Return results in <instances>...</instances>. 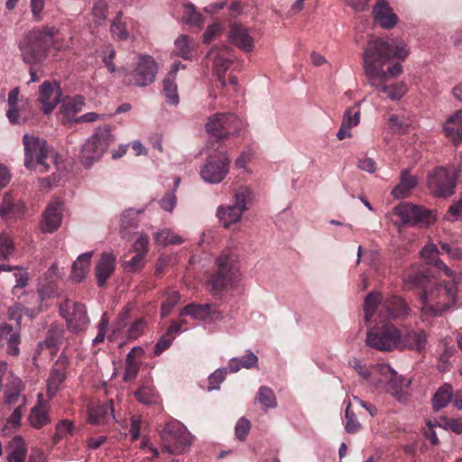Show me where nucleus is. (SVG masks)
<instances>
[{"instance_id": "f257e3e1", "label": "nucleus", "mask_w": 462, "mask_h": 462, "mask_svg": "<svg viewBox=\"0 0 462 462\" xmlns=\"http://www.w3.org/2000/svg\"><path fill=\"white\" fill-rule=\"evenodd\" d=\"M407 302L400 296L389 295L383 298L376 291L370 292L365 299V321L384 322L386 320L404 319L411 315Z\"/></svg>"}, {"instance_id": "f03ea898", "label": "nucleus", "mask_w": 462, "mask_h": 462, "mask_svg": "<svg viewBox=\"0 0 462 462\" xmlns=\"http://www.w3.org/2000/svg\"><path fill=\"white\" fill-rule=\"evenodd\" d=\"M450 282L427 285L420 293V310L425 315L439 316L455 306L459 281L457 275Z\"/></svg>"}, {"instance_id": "7ed1b4c3", "label": "nucleus", "mask_w": 462, "mask_h": 462, "mask_svg": "<svg viewBox=\"0 0 462 462\" xmlns=\"http://www.w3.org/2000/svg\"><path fill=\"white\" fill-rule=\"evenodd\" d=\"M410 55L407 43L401 38L393 39L391 42L380 38H373L364 51V69L371 66L374 69H383L386 62L397 60L403 61Z\"/></svg>"}, {"instance_id": "20e7f679", "label": "nucleus", "mask_w": 462, "mask_h": 462, "mask_svg": "<svg viewBox=\"0 0 462 462\" xmlns=\"http://www.w3.org/2000/svg\"><path fill=\"white\" fill-rule=\"evenodd\" d=\"M58 30L55 27L37 28L30 31L20 42L23 60L26 63H34L42 60L51 46L60 51L65 47L55 40Z\"/></svg>"}, {"instance_id": "39448f33", "label": "nucleus", "mask_w": 462, "mask_h": 462, "mask_svg": "<svg viewBox=\"0 0 462 462\" xmlns=\"http://www.w3.org/2000/svg\"><path fill=\"white\" fill-rule=\"evenodd\" d=\"M24 150V166L37 173H45L50 171L51 166L48 163L50 159L59 170L60 163V155L51 150L45 140L38 136L25 134L23 136Z\"/></svg>"}, {"instance_id": "423d86ee", "label": "nucleus", "mask_w": 462, "mask_h": 462, "mask_svg": "<svg viewBox=\"0 0 462 462\" xmlns=\"http://www.w3.org/2000/svg\"><path fill=\"white\" fill-rule=\"evenodd\" d=\"M217 265L216 273L208 280L209 291L213 294L219 293L239 277L238 257L233 251H223L217 258Z\"/></svg>"}, {"instance_id": "0eeeda50", "label": "nucleus", "mask_w": 462, "mask_h": 462, "mask_svg": "<svg viewBox=\"0 0 462 462\" xmlns=\"http://www.w3.org/2000/svg\"><path fill=\"white\" fill-rule=\"evenodd\" d=\"M115 137L109 125L98 127L82 146L79 161L87 168L98 161L108 146L114 142Z\"/></svg>"}, {"instance_id": "6e6552de", "label": "nucleus", "mask_w": 462, "mask_h": 462, "mask_svg": "<svg viewBox=\"0 0 462 462\" xmlns=\"http://www.w3.org/2000/svg\"><path fill=\"white\" fill-rule=\"evenodd\" d=\"M163 449L172 455H180L190 446L192 436L179 420L168 421L160 431Z\"/></svg>"}, {"instance_id": "1a4fd4ad", "label": "nucleus", "mask_w": 462, "mask_h": 462, "mask_svg": "<svg viewBox=\"0 0 462 462\" xmlns=\"http://www.w3.org/2000/svg\"><path fill=\"white\" fill-rule=\"evenodd\" d=\"M373 374L381 375L378 379L379 383H385L387 384L386 391L393 396L398 402H406L410 396V387L411 384V378L404 377L398 374L390 365L386 364L379 365L373 371Z\"/></svg>"}, {"instance_id": "9d476101", "label": "nucleus", "mask_w": 462, "mask_h": 462, "mask_svg": "<svg viewBox=\"0 0 462 462\" xmlns=\"http://www.w3.org/2000/svg\"><path fill=\"white\" fill-rule=\"evenodd\" d=\"M393 211L402 226L428 227L437 219L433 210L410 202L399 203Z\"/></svg>"}, {"instance_id": "9b49d317", "label": "nucleus", "mask_w": 462, "mask_h": 462, "mask_svg": "<svg viewBox=\"0 0 462 462\" xmlns=\"http://www.w3.org/2000/svg\"><path fill=\"white\" fill-rule=\"evenodd\" d=\"M365 344L379 351H393L400 346V330L393 324L367 330Z\"/></svg>"}, {"instance_id": "f8f14e48", "label": "nucleus", "mask_w": 462, "mask_h": 462, "mask_svg": "<svg viewBox=\"0 0 462 462\" xmlns=\"http://www.w3.org/2000/svg\"><path fill=\"white\" fill-rule=\"evenodd\" d=\"M251 191L246 187H241L235 192L233 205L219 206L217 209V217L225 228H229L242 219V216L247 209V201Z\"/></svg>"}, {"instance_id": "ddd939ff", "label": "nucleus", "mask_w": 462, "mask_h": 462, "mask_svg": "<svg viewBox=\"0 0 462 462\" xmlns=\"http://www.w3.org/2000/svg\"><path fill=\"white\" fill-rule=\"evenodd\" d=\"M370 86L374 91L383 93L386 97L392 101L401 100L408 92L407 84L403 81H398L392 85L386 84V75L383 69H374L369 67L365 70Z\"/></svg>"}, {"instance_id": "4468645a", "label": "nucleus", "mask_w": 462, "mask_h": 462, "mask_svg": "<svg viewBox=\"0 0 462 462\" xmlns=\"http://www.w3.org/2000/svg\"><path fill=\"white\" fill-rule=\"evenodd\" d=\"M60 313L66 320L68 329L72 333L85 331L90 323L87 308L84 304L66 300L60 305Z\"/></svg>"}, {"instance_id": "2eb2a0df", "label": "nucleus", "mask_w": 462, "mask_h": 462, "mask_svg": "<svg viewBox=\"0 0 462 462\" xmlns=\"http://www.w3.org/2000/svg\"><path fill=\"white\" fill-rule=\"evenodd\" d=\"M123 73V80L126 85H133L136 87H146L152 84L157 73V64L152 57L148 55H142L139 57V61L135 69L127 73L125 70Z\"/></svg>"}, {"instance_id": "dca6fc26", "label": "nucleus", "mask_w": 462, "mask_h": 462, "mask_svg": "<svg viewBox=\"0 0 462 462\" xmlns=\"http://www.w3.org/2000/svg\"><path fill=\"white\" fill-rule=\"evenodd\" d=\"M238 118L232 113H217L208 117L205 124L208 134L215 136L218 141L227 139L238 130Z\"/></svg>"}, {"instance_id": "f3484780", "label": "nucleus", "mask_w": 462, "mask_h": 462, "mask_svg": "<svg viewBox=\"0 0 462 462\" xmlns=\"http://www.w3.org/2000/svg\"><path fill=\"white\" fill-rule=\"evenodd\" d=\"M230 159L226 152H218L208 157L200 170L201 178L208 183L218 184L229 171Z\"/></svg>"}, {"instance_id": "a211bd4d", "label": "nucleus", "mask_w": 462, "mask_h": 462, "mask_svg": "<svg viewBox=\"0 0 462 462\" xmlns=\"http://www.w3.org/2000/svg\"><path fill=\"white\" fill-rule=\"evenodd\" d=\"M428 187L436 197L448 198L454 194L456 179L444 167H438L428 177Z\"/></svg>"}, {"instance_id": "6ab92c4d", "label": "nucleus", "mask_w": 462, "mask_h": 462, "mask_svg": "<svg viewBox=\"0 0 462 462\" xmlns=\"http://www.w3.org/2000/svg\"><path fill=\"white\" fill-rule=\"evenodd\" d=\"M208 59L212 61V68L215 75L222 87L227 86L225 79L226 71L232 64L230 48L226 46L213 47L208 53Z\"/></svg>"}, {"instance_id": "aec40b11", "label": "nucleus", "mask_w": 462, "mask_h": 462, "mask_svg": "<svg viewBox=\"0 0 462 462\" xmlns=\"http://www.w3.org/2000/svg\"><path fill=\"white\" fill-rule=\"evenodd\" d=\"M68 358L60 356L53 364L50 375L46 381L47 396L53 398L60 391L61 384L67 377Z\"/></svg>"}, {"instance_id": "412c9836", "label": "nucleus", "mask_w": 462, "mask_h": 462, "mask_svg": "<svg viewBox=\"0 0 462 462\" xmlns=\"http://www.w3.org/2000/svg\"><path fill=\"white\" fill-rule=\"evenodd\" d=\"M39 101L42 105V111L48 115L53 111L60 101V86L56 81H44L39 88Z\"/></svg>"}, {"instance_id": "4be33fe9", "label": "nucleus", "mask_w": 462, "mask_h": 462, "mask_svg": "<svg viewBox=\"0 0 462 462\" xmlns=\"http://www.w3.org/2000/svg\"><path fill=\"white\" fill-rule=\"evenodd\" d=\"M19 89L13 88L8 94L6 116L12 124H23L32 116L27 102L18 104Z\"/></svg>"}, {"instance_id": "5701e85b", "label": "nucleus", "mask_w": 462, "mask_h": 462, "mask_svg": "<svg viewBox=\"0 0 462 462\" xmlns=\"http://www.w3.org/2000/svg\"><path fill=\"white\" fill-rule=\"evenodd\" d=\"M23 385L22 380L11 375L8 383H5L4 404L9 410L14 407H24L26 405V397L22 394Z\"/></svg>"}, {"instance_id": "b1692460", "label": "nucleus", "mask_w": 462, "mask_h": 462, "mask_svg": "<svg viewBox=\"0 0 462 462\" xmlns=\"http://www.w3.org/2000/svg\"><path fill=\"white\" fill-rule=\"evenodd\" d=\"M21 342L19 329H14V327L8 323L0 325V350L6 345V354L16 356L20 354Z\"/></svg>"}, {"instance_id": "393cba45", "label": "nucleus", "mask_w": 462, "mask_h": 462, "mask_svg": "<svg viewBox=\"0 0 462 462\" xmlns=\"http://www.w3.org/2000/svg\"><path fill=\"white\" fill-rule=\"evenodd\" d=\"M440 252L433 242H428L420 251V257L428 265L435 267L444 273L448 277H455V272L452 271L440 258Z\"/></svg>"}, {"instance_id": "a878e982", "label": "nucleus", "mask_w": 462, "mask_h": 462, "mask_svg": "<svg viewBox=\"0 0 462 462\" xmlns=\"http://www.w3.org/2000/svg\"><path fill=\"white\" fill-rule=\"evenodd\" d=\"M374 21L382 28L390 30L398 23V17L386 0H379L372 9Z\"/></svg>"}, {"instance_id": "bb28decb", "label": "nucleus", "mask_w": 462, "mask_h": 462, "mask_svg": "<svg viewBox=\"0 0 462 462\" xmlns=\"http://www.w3.org/2000/svg\"><path fill=\"white\" fill-rule=\"evenodd\" d=\"M227 37L232 44L246 52L254 50V42L253 37L250 36L246 28L236 23L230 24Z\"/></svg>"}, {"instance_id": "cd10ccee", "label": "nucleus", "mask_w": 462, "mask_h": 462, "mask_svg": "<svg viewBox=\"0 0 462 462\" xmlns=\"http://www.w3.org/2000/svg\"><path fill=\"white\" fill-rule=\"evenodd\" d=\"M180 67L185 68L180 61H175L172 64L171 71L166 75L162 81L163 94L167 102L172 106H177L180 101L176 84V75Z\"/></svg>"}, {"instance_id": "c85d7f7f", "label": "nucleus", "mask_w": 462, "mask_h": 462, "mask_svg": "<svg viewBox=\"0 0 462 462\" xmlns=\"http://www.w3.org/2000/svg\"><path fill=\"white\" fill-rule=\"evenodd\" d=\"M61 220L60 202L51 201L43 213L42 230L45 233H52L60 227Z\"/></svg>"}, {"instance_id": "c756f323", "label": "nucleus", "mask_w": 462, "mask_h": 462, "mask_svg": "<svg viewBox=\"0 0 462 462\" xmlns=\"http://www.w3.org/2000/svg\"><path fill=\"white\" fill-rule=\"evenodd\" d=\"M418 182V178L411 175L409 170H402L399 183L392 189L391 195L396 199L408 198L411 190L417 187Z\"/></svg>"}, {"instance_id": "7c9ffc66", "label": "nucleus", "mask_w": 462, "mask_h": 462, "mask_svg": "<svg viewBox=\"0 0 462 462\" xmlns=\"http://www.w3.org/2000/svg\"><path fill=\"white\" fill-rule=\"evenodd\" d=\"M88 421L92 424H105L114 418L112 402L92 403L88 407Z\"/></svg>"}, {"instance_id": "2f4dec72", "label": "nucleus", "mask_w": 462, "mask_h": 462, "mask_svg": "<svg viewBox=\"0 0 462 462\" xmlns=\"http://www.w3.org/2000/svg\"><path fill=\"white\" fill-rule=\"evenodd\" d=\"M443 131L456 146L462 143V109L457 110L447 119Z\"/></svg>"}, {"instance_id": "473e14b6", "label": "nucleus", "mask_w": 462, "mask_h": 462, "mask_svg": "<svg viewBox=\"0 0 462 462\" xmlns=\"http://www.w3.org/2000/svg\"><path fill=\"white\" fill-rule=\"evenodd\" d=\"M198 43L189 35L181 34L174 41L172 55L182 58L185 60H191L197 51Z\"/></svg>"}, {"instance_id": "72a5a7b5", "label": "nucleus", "mask_w": 462, "mask_h": 462, "mask_svg": "<svg viewBox=\"0 0 462 462\" xmlns=\"http://www.w3.org/2000/svg\"><path fill=\"white\" fill-rule=\"evenodd\" d=\"M116 257L112 254L104 253L101 254L96 266V277L98 286L102 287L106 282L115 270Z\"/></svg>"}, {"instance_id": "f704fd0d", "label": "nucleus", "mask_w": 462, "mask_h": 462, "mask_svg": "<svg viewBox=\"0 0 462 462\" xmlns=\"http://www.w3.org/2000/svg\"><path fill=\"white\" fill-rule=\"evenodd\" d=\"M93 251L81 254L73 263L70 273V279L76 282H82L90 270Z\"/></svg>"}, {"instance_id": "c9c22d12", "label": "nucleus", "mask_w": 462, "mask_h": 462, "mask_svg": "<svg viewBox=\"0 0 462 462\" xmlns=\"http://www.w3.org/2000/svg\"><path fill=\"white\" fill-rule=\"evenodd\" d=\"M427 343V335L423 330L409 331L402 335L400 332V346L398 348H409L421 350Z\"/></svg>"}, {"instance_id": "e433bc0d", "label": "nucleus", "mask_w": 462, "mask_h": 462, "mask_svg": "<svg viewBox=\"0 0 462 462\" xmlns=\"http://www.w3.org/2000/svg\"><path fill=\"white\" fill-rule=\"evenodd\" d=\"M48 401L44 400L42 393L38 394V405L33 407L29 415L30 424L35 428L40 429L50 422V418L46 409Z\"/></svg>"}, {"instance_id": "4c0bfd02", "label": "nucleus", "mask_w": 462, "mask_h": 462, "mask_svg": "<svg viewBox=\"0 0 462 462\" xmlns=\"http://www.w3.org/2000/svg\"><path fill=\"white\" fill-rule=\"evenodd\" d=\"M143 209L135 210L134 208H128L122 214L120 219V234L123 238L128 239V229L137 227L139 223V215L143 213Z\"/></svg>"}, {"instance_id": "58836bf2", "label": "nucleus", "mask_w": 462, "mask_h": 462, "mask_svg": "<svg viewBox=\"0 0 462 462\" xmlns=\"http://www.w3.org/2000/svg\"><path fill=\"white\" fill-rule=\"evenodd\" d=\"M258 357L253 352L248 351L241 358L233 357L229 360L227 369L229 373H236L241 368L250 369L257 365Z\"/></svg>"}, {"instance_id": "ea45409f", "label": "nucleus", "mask_w": 462, "mask_h": 462, "mask_svg": "<svg viewBox=\"0 0 462 462\" xmlns=\"http://www.w3.org/2000/svg\"><path fill=\"white\" fill-rule=\"evenodd\" d=\"M453 397V387L449 383L440 386L432 397V406L436 411L448 406Z\"/></svg>"}, {"instance_id": "a19ab883", "label": "nucleus", "mask_w": 462, "mask_h": 462, "mask_svg": "<svg viewBox=\"0 0 462 462\" xmlns=\"http://www.w3.org/2000/svg\"><path fill=\"white\" fill-rule=\"evenodd\" d=\"M9 448L10 453L7 458L10 462H25L27 451L21 437H14L10 443Z\"/></svg>"}, {"instance_id": "79ce46f5", "label": "nucleus", "mask_w": 462, "mask_h": 462, "mask_svg": "<svg viewBox=\"0 0 462 462\" xmlns=\"http://www.w3.org/2000/svg\"><path fill=\"white\" fill-rule=\"evenodd\" d=\"M182 20L185 23L199 29L204 24V19L201 14L196 10L195 6L192 4L184 5V14L182 16Z\"/></svg>"}, {"instance_id": "37998d69", "label": "nucleus", "mask_w": 462, "mask_h": 462, "mask_svg": "<svg viewBox=\"0 0 462 462\" xmlns=\"http://www.w3.org/2000/svg\"><path fill=\"white\" fill-rule=\"evenodd\" d=\"M62 337L63 329L58 325H51L44 340L45 346L51 350V353L58 349L61 343Z\"/></svg>"}, {"instance_id": "c03bdc74", "label": "nucleus", "mask_w": 462, "mask_h": 462, "mask_svg": "<svg viewBox=\"0 0 462 462\" xmlns=\"http://www.w3.org/2000/svg\"><path fill=\"white\" fill-rule=\"evenodd\" d=\"M255 401L261 405L263 410L273 409L276 407V398L273 390L266 386L259 389Z\"/></svg>"}, {"instance_id": "a18cd8bd", "label": "nucleus", "mask_w": 462, "mask_h": 462, "mask_svg": "<svg viewBox=\"0 0 462 462\" xmlns=\"http://www.w3.org/2000/svg\"><path fill=\"white\" fill-rule=\"evenodd\" d=\"M155 242L158 245L167 246L170 245H179L183 242V239L172 233L171 230L164 229L155 234L154 236Z\"/></svg>"}, {"instance_id": "49530a36", "label": "nucleus", "mask_w": 462, "mask_h": 462, "mask_svg": "<svg viewBox=\"0 0 462 462\" xmlns=\"http://www.w3.org/2000/svg\"><path fill=\"white\" fill-rule=\"evenodd\" d=\"M207 310H208V304H189L181 309L180 315L181 317L190 316L194 319L204 321V319L206 317L205 311H207Z\"/></svg>"}, {"instance_id": "de8ad7c7", "label": "nucleus", "mask_w": 462, "mask_h": 462, "mask_svg": "<svg viewBox=\"0 0 462 462\" xmlns=\"http://www.w3.org/2000/svg\"><path fill=\"white\" fill-rule=\"evenodd\" d=\"M13 238L6 233L0 234V260L9 259L14 253Z\"/></svg>"}, {"instance_id": "09e8293b", "label": "nucleus", "mask_w": 462, "mask_h": 462, "mask_svg": "<svg viewBox=\"0 0 462 462\" xmlns=\"http://www.w3.org/2000/svg\"><path fill=\"white\" fill-rule=\"evenodd\" d=\"M121 13H118L117 16L113 20L110 32L115 39L120 41H125L129 37V33L126 29L125 23L121 21Z\"/></svg>"}, {"instance_id": "8fccbe9b", "label": "nucleus", "mask_w": 462, "mask_h": 462, "mask_svg": "<svg viewBox=\"0 0 462 462\" xmlns=\"http://www.w3.org/2000/svg\"><path fill=\"white\" fill-rule=\"evenodd\" d=\"M25 311V308L20 303H14L13 306L9 307L6 311V317L11 321H15L16 326L14 327V329H19L21 333V320Z\"/></svg>"}, {"instance_id": "3c124183", "label": "nucleus", "mask_w": 462, "mask_h": 462, "mask_svg": "<svg viewBox=\"0 0 462 462\" xmlns=\"http://www.w3.org/2000/svg\"><path fill=\"white\" fill-rule=\"evenodd\" d=\"M360 110L356 107L347 108L343 115L342 125L345 127L352 128L360 123Z\"/></svg>"}, {"instance_id": "603ef678", "label": "nucleus", "mask_w": 462, "mask_h": 462, "mask_svg": "<svg viewBox=\"0 0 462 462\" xmlns=\"http://www.w3.org/2000/svg\"><path fill=\"white\" fill-rule=\"evenodd\" d=\"M136 399L144 404L156 403L158 402L157 393L149 387H142L134 393Z\"/></svg>"}, {"instance_id": "864d4df0", "label": "nucleus", "mask_w": 462, "mask_h": 462, "mask_svg": "<svg viewBox=\"0 0 462 462\" xmlns=\"http://www.w3.org/2000/svg\"><path fill=\"white\" fill-rule=\"evenodd\" d=\"M145 265V255L136 254L130 260L123 263V267L126 272L135 273L142 270Z\"/></svg>"}, {"instance_id": "5fc2aeb1", "label": "nucleus", "mask_w": 462, "mask_h": 462, "mask_svg": "<svg viewBox=\"0 0 462 462\" xmlns=\"http://www.w3.org/2000/svg\"><path fill=\"white\" fill-rule=\"evenodd\" d=\"M350 402L347 404L345 411V417L346 420L345 430L347 433L353 434L357 432L361 429V424L356 419V414L350 410Z\"/></svg>"}, {"instance_id": "6e6d98bb", "label": "nucleus", "mask_w": 462, "mask_h": 462, "mask_svg": "<svg viewBox=\"0 0 462 462\" xmlns=\"http://www.w3.org/2000/svg\"><path fill=\"white\" fill-rule=\"evenodd\" d=\"M438 424L444 430H450L457 434L462 433V418L443 417Z\"/></svg>"}, {"instance_id": "4d7b16f0", "label": "nucleus", "mask_w": 462, "mask_h": 462, "mask_svg": "<svg viewBox=\"0 0 462 462\" xmlns=\"http://www.w3.org/2000/svg\"><path fill=\"white\" fill-rule=\"evenodd\" d=\"M227 366L217 369L208 376V391L217 390L228 374Z\"/></svg>"}, {"instance_id": "13d9d810", "label": "nucleus", "mask_w": 462, "mask_h": 462, "mask_svg": "<svg viewBox=\"0 0 462 462\" xmlns=\"http://www.w3.org/2000/svg\"><path fill=\"white\" fill-rule=\"evenodd\" d=\"M14 277L15 279V285L13 287V293H15L16 290L23 289L28 285L29 273L23 267L19 266L14 273Z\"/></svg>"}, {"instance_id": "bf43d9fd", "label": "nucleus", "mask_w": 462, "mask_h": 462, "mask_svg": "<svg viewBox=\"0 0 462 462\" xmlns=\"http://www.w3.org/2000/svg\"><path fill=\"white\" fill-rule=\"evenodd\" d=\"M146 328V321L140 318L133 322L127 329V337L130 339H137L141 337Z\"/></svg>"}, {"instance_id": "052dcab7", "label": "nucleus", "mask_w": 462, "mask_h": 462, "mask_svg": "<svg viewBox=\"0 0 462 462\" xmlns=\"http://www.w3.org/2000/svg\"><path fill=\"white\" fill-rule=\"evenodd\" d=\"M390 129L396 134H403L408 129V125L402 121L397 115H391L388 119Z\"/></svg>"}, {"instance_id": "680f3d73", "label": "nucleus", "mask_w": 462, "mask_h": 462, "mask_svg": "<svg viewBox=\"0 0 462 462\" xmlns=\"http://www.w3.org/2000/svg\"><path fill=\"white\" fill-rule=\"evenodd\" d=\"M443 251L447 253L448 257L452 260L461 261L462 260V248L457 245H451L448 243H439Z\"/></svg>"}, {"instance_id": "e2e57ef3", "label": "nucleus", "mask_w": 462, "mask_h": 462, "mask_svg": "<svg viewBox=\"0 0 462 462\" xmlns=\"http://www.w3.org/2000/svg\"><path fill=\"white\" fill-rule=\"evenodd\" d=\"M14 209L13 198L9 194H5L0 205V217L6 218Z\"/></svg>"}, {"instance_id": "0e129e2a", "label": "nucleus", "mask_w": 462, "mask_h": 462, "mask_svg": "<svg viewBox=\"0 0 462 462\" xmlns=\"http://www.w3.org/2000/svg\"><path fill=\"white\" fill-rule=\"evenodd\" d=\"M223 31V26L219 23H214L208 26L206 32H204V42L209 43L213 40L216 39L217 36L220 34Z\"/></svg>"}, {"instance_id": "69168bd1", "label": "nucleus", "mask_w": 462, "mask_h": 462, "mask_svg": "<svg viewBox=\"0 0 462 462\" xmlns=\"http://www.w3.org/2000/svg\"><path fill=\"white\" fill-rule=\"evenodd\" d=\"M462 217V199L453 203L445 215V218L448 221L454 222Z\"/></svg>"}, {"instance_id": "338daca9", "label": "nucleus", "mask_w": 462, "mask_h": 462, "mask_svg": "<svg viewBox=\"0 0 462 462\" xmlns=\"http://www.w3.org/2000/svg\"><path fill=\"white\" fill-rule=\"evenodd\" d=\"M177 203V198L174 192H169L166 193L162 199L159 201V204L161 208L171 213L176 206Z\"/></svg>"}, {"instance_id": "774afa93", "label": "nucleus", "mask_w": 462, "mask_h": 462, "mask_svg": "<svg viewBox=\"0 0 462 462\" xmlns=\"http://www.w3.org/2000/svg\"><path fill=\"white\" fill-rule=\"evenodd\" d=\"M206 317L204 319L205 322L208 323H215L217 321H221L224 318L223 313L219 310V309L214 305L208 304V310L205 311Z\"/></svg>"}]
</instances>
